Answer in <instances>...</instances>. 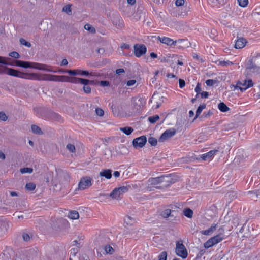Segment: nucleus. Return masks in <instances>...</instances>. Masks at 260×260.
<instances>
[{
  "mask_svg": "<svg viewBox=\"0 0 260 260\" xmlns=\"http://www.w3.org/2000/svg\"><path fill=\"white\" fill-rule=\"evenodd\" d=\"M6 74L13 76L19 77L22 79L36 80V81H44L45 74H37V73H23L13 69L8 68Z\"/></svg>",
  "mask_w": 260,
  "mask_h": 260,
  "instance_id": "obj_1",
  "label": "nucleus"
},
{
  "mask_svg": "<svg viewBox=\"0 0 260 260\" xmlns=\"http://www.w3.org/2000/svg\"><path fill=\"white\" fill-rule=\"evenodd\" d=\"M44 81L70 82L74 84H79V78L70 77L63 75H54L51 74H44Z\"/></svg>",
  "mask_w": 260,
  "mask_h": 260,
  "instance_id": "obj_2",
  "label": "nucleus"
},
{
  "mask_svg": "<svg viewBox=\"0 0 260 260\" xmlns=\"http://www.w3.org/2000/svg\"><path fill=\"white\" fill-rule=\"evenodd\" d=\"M16 64L17 66L25 68H31L40 70L46 71L51 72H55V71H53L52 70V68L51 66L44 64L36 62H29L21 60H16Z\"/></svg>",
  "mask_w": 260,
  "mask_h": 260,
  "instance_id": "obj_3",
  "label": "nucleus"
},
{
  "mask_svg": "<svg viewBox=\"0 0 260 260\" xmlns=\"http://www.w3.org/2000/svg\"><path fill=\"white\" fill-rule=\"evenodd\" d=\"M182 240L176 242L175 253L183 259H185L188 256V252L186 248L183 244Z\"/></svg>",
  "mask_w": 260,
  "mask_h": 260,
  "instance_id": "obj_4",
  "label": "nucleus"
},
{
  "mask_svg": "<svg viewBox=\"0 0 260 260\" xmlns=\"http://www.w3.org/2000/svg\"><path fill=\"white\" fill-rule=\"evenodd\" d=\"M224 239V234L223 233H219L209 239L206 242L204 243V247L207 249L210 248L214 245L220 243Z\"/></svg>",
  "mask_w": 260,
  "mask_h": 260,
  "instance_id": "obj_5",
  "label": "nucleus"
},
{
  "mask_svg": "<svg viewBox=\"0 0 260 260\" xmlns=\"http://www.w3.org/2000/svg\"><path fill=\"white\" fill-rule=\"evenodd\" d=\"M224 239V234L223 233H219L209 239L206 242L204 243V247L207 249L210 248L214 245L220 243Z\"/></svg>",
  "mask_w": 260,
  "mask_h": 260,
  "instance_id": "obj_6",
  "label": "nucleus"
},
{
  "mask_svg": "<svg viewBox=\"0 0 260 260\" xmlns=\"http://www.w3.org/2000/svg\"><path fill=\"white\" fill-rule=\"evenodd\" d=\"M128 190L127 187L124 186L115 188L110 193V197L113 199L119 200L122 199L123 194L127 192Z\"/></svg>",
  "mask_w": 260,
  "mask_h": 260,
  "instance_id": "obj_7",
  "label": "nucleus"
},
{
  "mask_svg": "<svg viewBox=\"0 0 260 260\" xmlns=\"http://www.w3.org/2000/svg\"><path fill=\"white\" fill-rule=\"evenodd\" d=\"M92 185V179L90 177H83L78 183V188L80 190H84L90 187Z\"/></svg>",
  "mask_w": 260,
  "mask_h": 260,
  "instance_id": "obj_8",
  "label": "nucleus"
},
{
  "mask_svg": "<svg viewBox=\"0 0 260 260\" xmlns=\"http://www.w3.org/2000/svg\"><path fill=\"white\" fill-rule=\"evenodd\" d=\"M134 52L137 57H140L147 52V47L144 44H136L133 46Z\"/></svg>",
  "mask_w": 260,
  "mask_h": 260,
  "instance_id": "obj_9",
  "label": "nucleus"
},
{
  "mask_svg": "<svg viewBox=\"0 0 260 260\" xmlns=\"http://www.w3.org/2000/svg\"><path fill=\"white\" fill-rule=\"evenodd\" d=\"M159 40L161 43L170 46L175 45L177 43L181 44L185 42L188 43L187 39H179L178 40L174 41L173 39L167 37H159Z\"/></svg>",
  "mask_w": 260,
  "mask_h": 260,
  "instance_id": "obj_10",
  "label": "nucleus"
},
{
  "mask_svg": "<svg viewBox=\"0 0 260 260\" xmlns=\"http://www.w3.org/2000/svg\"><path fill=\"white\" fill-rule=\"evenodd\" d=\"M253 86V83L251 79L248 80H245L243 82L238 81L236 84V87L238 88L239 90L243 92L247 90L248 88L251 87Z\"/></svg>",
  "mask_w": 260,
  "mask_h": 260,
  "instance_id": "obj_11",
  "label": "nucleus"
},
{
  "mask_svg": "<svg viewBox=\"0 0 260 260\" xmlns=\"http://www.w3.org/2000/svg\"><path fill=\"white\" fill-rule=\"evenodd\" d=\"M147 142L146 136H142L133 139L132 144L135 148H142Z\"/></svg>",
  "mask_w": 260,
  "mask_h": 260,
  "instance_id": "obj_12",
  "label": "nucleus"
},
{
  "mask_svg": "<svg viewBox=\"0 0 260 260\" xmlns=\"http://www.w3.org/2000/svg\"><path fill=\"white\" fill-rule=\"evenodd\" d=\"M175 134V131L174 129H167L165 131L159 138L160 142H164L170 138Z\"/></svg>",
  "mask_w": 260,
  "mask_h": 260,
  "instance_id": "obj_13",
  "label": "nucleus"
},
{
  "mask_svg": "<svg viewBox=\"0 0 260 260\" xmlns=\"http://www.w3.org/2000/svg\"><path fill=\"white\" fill-rule=\"evenodd\" d=\"M165 178H169L168 176H161L155 178H151L149 179V182L151 185H156L165 181Z\"/></svg>",
  "mask_w": 260,
  "mask_h": 260,
  "instance_id": "obj_14",
  "label": "nucleus"
},
{
  "mask_svg": "<svg viewBox=\"0 0 260 260\" xmlns=\"http://www.w3.org/2000/svg\"><path fill=\"white\" fill-rule=\"evenodd\" d=\"M218 151V150H211L207 153L203 154L201 155V158L204 160H210Z\"/></svg>",
  "mask_w": 260,
  "mask_h": 260,
  "instance_id": "obj_15",
  "label": "nucleus"
},
{
  "mask_svg": "<svg viewBox=\"0 0 260 260\" xmlns=\"http://www.w3.org/2000/svg\"><path fill=\"white\" fill-rule=\"evenodd\" d=\"M247 43L246 40L244 38H238L235 44L236 49H241L245 47Z\"/></svg>",
  "mask_w": 260,
  "mask_h": 260,
  "instance_id": "obj_16",
  "label": "nucleus"
},
{
  "mask_svg": "<svg viewBox=\"0 0 260 260\" xmlns=\"http://www.w3.org/2000/svg\"><path fill=\"white\" fill-rule=\"evenodd\" d=\"M115 19L113 20L114 25L117 28H122L124 26V22L121 17H114Z\"/></svg>",
  "mask_w": 260,
  "mask_h": 260,
  "instance_id": "obj_17",
  "label": "nucleus"
},
{
  "mask_svg": "<svg viewBox=\"0 0 260 260\" xmlns=\"http://www.w3.org/2000/svg\"><path fill=\"white\" fill-rule=\"evenodd\" d=\"M216 228L217 224L214 223L208 229L201 231V233L204 235H209L216 230Z\"/></svg>",
  "mask_w": 260,
  "mask_h": 260,
  "instance_id": "obj_18",
  "label": "nucleus"
},
{
  "mask_svg": "<svg viewBox=\"0 0 260 260\" xmlns=\"http://www.w3.org/2000/svg\"><path fill=\"white\" fill-rule=\"evenodd\" d=\"M100 176L109 179L112 177V171L110 169L103 170L100 172Z\"/></svg>",
  "mask_w": 260,
  "mask_h": 260,
  "instance_id": "obj_19",
  "label": "nucleus"
},
{
  "mask_svg": "<svg viewBox=\"0 0 260 260\" xmlns=\"http://www.w3.org/2000/svg\"><path fill=\"white\" fill-rule=\"evenodd\" d=\"M68 217L71 219H77L79 217V215L77 211L73 210L69 212Z\"/></svg>",
  "mask_w": 260,
  "mask_h": 260,
  "instance_id": "obj_20",
  "label": "nucleus"
},
{
  "mask_svg": "<svg viewBox=\"0 0 260 260\" xmlns=\"http://www.w3.org/2000/svg\"><path fill=\"white\" fill-rule=\"evenodd\" d=\"M84 239V237L83 236H81V237H79L78 240H74L73 241V245L77 246L78 248L81 247L83 244V241Z\"/></svg>",
  "mask_w": 260,
  "mask_h": 260,
  "instance_id": "obj_21",
  "label": "nucleus"
},
{
  "mask_svg": "<svg viewBox=\"0 0 260 260\" xmlns=\"http://www.w3.org/2000/svg\"><path fill=\"white\" fill-rule=\"evenodd\" d=\"M218 108L222 112H226L230 110V108L223 102H221L218 104Z\"/></svg>",
  "mask_w": 260,
  "mask_h": 260,
  "instance_id": "obj_22",
  "label": "nucleus"
},
{
  "mask_svg": "<svg viewBox=\"0 0 260 260\" xmlns=\"http://www.w3.org/2000/svg\"><path fill=\"white\" fill-rule=\"evenodd\" d=\"M120 131L126 135H129L133 132V129L131 127L126 126L124 127H120Z\"/></svg>",
  "mask_w": 260,
  "mask_h": 260,
  "instance_id": "obj_23",
  "label": "nucleus"
},
{
  "mask_svg": "<svg viewBox=\"0 0 260 260\" xmlns=\"http://www.w3.org/2000/svg\"><path fill=\"white\" fill-rule=\"evenodd\" d=\"M206 108V104H203L202 105H200L197 111H196V116L194 118V119H196L200 114L201 113H202V111Z\"/></svg>",
  "mask_w": 260,
  "mask_h": 260,
  "instance_id": "obj_24",
  "label": "nucleus"
},
{
  "mask_svg": "<svg viewBox=\"0 0 260 260\" xmlns=\"http://www.w3.org/2000/svg\"><path fill=\"white\" fill-rule=\"evenodd\" d=\"M124 223L127 225H133L136 222L135 220L129 216H127L124 218Z\"/></svg>",
  "mask_w": 260,
  "mask_h": 260,
  "instance_id": "obj_25",
  "label": "nucleus"
},
{
  "mask_svg": "<svg viewBox=\"0 0 260 260\" xmlns=\"http://www.w3.org/2000/svg\"><path fill=\"white\" fill-rule=\"evenodd\" d=\"M183 213L184 215L188 218H191L193 214V211L190 208L185 209L183 211Z\"/></svg>",
  "mask_w": 260,
  "mask_h": 260,
  "instance_id": "obj_26",
  "label": "nucleus"
},
{
  "mask_svg": "<svg viewBox=\"0 0 260 260\" xmlns=\"http://www.w3.org/2000/svg\"><path fill=\"white\" fill-rule=\"evenodd\" d=\"M104 250L106 253L112 254L114 253V250L110 245H106L104 247Z\"/></svg>",
  "mask_w": 260,
  "mask_h": 260,
  "instance_id": "obj_27",
  "label": "nucleus"
},
{
  "mask_svg": "<svg viewBox=\"0 0 260 260\" xmlns=\"http://www.w3.org/2000/svg\"><path fill=\"white\" fill-rule=\"evenodd\" d=\"M62 11L66 13V14L68 15H70L72 14L71 11V5H67L64 7H63L62 9Z\"/></svg>",
  "mask_w": 260,
  "mask_h": 260,
  "instance_id": "obj_28",
  "label": "nucleus"
},
{
  "mask_svg": "<svg viewBox=\"0 0 260 260\" xmlns=\"http://www.w3.org/2000/svg\"><path fill=\"white\" fill-rule=\"evenodd\" d=\"M31 129L33 133L37 134H42V132L41 129V128L36 125H32L31 126Z\"/></svg>",
  "mask_w": 260,
  "mask_h": 260,
  "instance_id": "obj_29",
  "label": "nucleus"
},
{
  "mask_svg": "<svg viewBox=\"0 0 260 260\" xmlns=\"http://www.w3.org/2000/svg\"><path fill=\"white\" fill-rule=\"evenodd\" d=\"M84 28L89 31L91 33H95V28L92 26H91L90 24H86L85 25H84Z\"/></svg>",
  "mask_w": 260,
  "mask_h": 260,
  "instance_id": "obj_30",
  "label": "nucleus"
},
{
  "mask_svg": "<svg viewBox=\"0 0 260 260\" xmlns=\"http://www.w3.org/2000/svg\"><path fill=\"white\" fill-rule=\"evenodd\" d=\"M25 188L27 190L33 191L36 188V185L33 183H27L26 184Z\"/></svg>",
  "mask_w": 260,
  "mask_h": 260,
  "instance_id": "obj_31",
  "label": "nucleus"
},
{
  "mask_svg": "<svg viewBox=\"0 0 260 260\" xmlns=\"http://www.w3.org/2000/svg\"><path fill=\"white\" fill-rule=\"evenodd\" d=\"M159 119V116L158 115H155L153 116L149 117L148 120L151 123H154Z\"/></svg>",
  "mask_w": 260,
  "mask_h": 260,
  "instance_id": "obj_32",
  "label": "nucleus"
},
{
  "mask_svg": "<svg viewBox=\"0 0 260 260\" xmlns=\"http://www.w3.org/2000/svg\"><path fill=\"white\" fill-rule=\"evenodd\" d=\"M171 213V210L169 209H166L164 210L161 213V215L164 218L168 217Z\"/></svg>",
  "mask_w": 260,
  "mask_h": 260,
  "instance_id": "obj_33",
  "label": "nucleus"
},
{
  "mask_svg": "<svg viewBox=\"0 0 260 260\" xmlns=\"http://www.w3.org/2000/svg\"><path fill=\"white\" fill-rule=\"evenodd\" d=\"M234 63L229 60L224 61V60H220L219 61L218 65L221 66H228L230 65H233Z\"/></svg>",
  "mask_w": 260,
  "mask_h": 260,
  "instance_id": "obj_34",
  "label": "nucleus"
},
{
  "mask_svg": "<svg viewBox=\"0 0 260 260\" xmlns=\"http://www.w3.org/2000/svg\"><path fill=\"white\" fill-rule=\"evenodd\" d=\"M92 82L91 80L79 78V84H83L84 86L88 85L89 83H92Z\"/></svg>",
  "mask_w": 260,
  "mask_h": 260,
  "instance_id": "obj_35",
  "label": "nucleus"
},
{
  "mask_svg": "<svg viewBox=\"0 0 260 260\" xmlns=\"http://www.w3.org/2000/svg\"><path fill=\"white\" fill-rule=\"evenodd\" d=\"M32 171H33V169L31 168L25 167V168H22L20 169V172L22 174L31 173L32 172Z\"/></svg>",
  "mask_w": 260,
  "mask_h": 260,
  "instance_id": "obj_36",
  "label": "nucleus"
},
{
  "mask_svg": "<svg viewBox=\"0 0 260 260\" xmlns=\"http://www.w3.org/2000/svg\"><path fill=\"white\" fill-rule=\"evenodd\" d=\"M148 142L152 145V146H155L157 145V140L156 138H154V137H150L149 139H148Z\"/></svg>",
  "mask_w": 260,
  "mask_h": 260,
  "instance_id": "obj_37",
  "label": "nucleus"
},
{
  "mask_svg": "<svg viewBox=\"0 0 260 260\" xmlns=\"http://www.w3.org/2000/svg\"><path fill=\"white\" fill-rule=\"evenodd\" d=\"M167 253L166 251H163L158 255V260H167Z\"/></svg>",
  "mask_w": 260,
  "mask_h": 260,
  "instance_id": "obj_38",
  "label": "nucleus"
},
{
  "mask_svg": "<svg viewBox=\"0 0 260 260\" xmlns=\"http://www.w3.org/2000/svg\"><path fill=\"white\" fill-rule=\"evenodd\" d=\"M52 118L53 120L57 121H61V116L56 113H53L52 114Z\"/></svg>",
  "mask_w": 260,
  "mask_h": 260,
  "instance_id": "obj_39",
  "label": "nucleus"
},
{
  "mask_svg": "<svg viewBox=\"0 0 260 260\" xmlns=\"http://www.w3.org/2000/svg\"><path fill=\"white\" fill-rule=\"evenodd\" d=\"M239 5L242 7H246L248 4V0H237Z\"/></svg>",
  "mask_w": 260,
  "mask_h": 260,
  "instance_id": "obj_40",
  "label": "nucleus"
},
{
  "mask_svg": "<svg viewBox=\"0 0 260 260\" xmlns=\"http://www.w3.org/2000/svg\"><path fill=\"white\" fill-rule=\"evenodd\" d=\"M67 148L71 152H75L76 150L75 146L72 144H67Z\"/></svg>",
  "mask_w": 260,
  "mask_h": 260,
  "instance_id": "obj_41",
  "label": "nucleus"
},
{
  "mask_svg": "<svg viewBox=\"0 0 260 260\" xmlns=\"http://www.w3.org/2000/svg\"><path fill=\"white\" fill-rule=\"evenodd\" d=\"M20 42L22 45H23L26 47H30L31 46L30 43L26 41L25 39L21 38L20 39Z\"/></svg>",
  "mask_w": 260,
  "mask_h": 260,
  "instance_id": "obj_42",
  "label": "nucleus"
},
{
  "mask_svg": "<svg viewBox=\"0 0 260 260\" xmlns=\"http://www.w3.org/2000/svg\"><path fill=\"white\" fill-rule=\"evenodd\" d=\"M9 55L10 57H13V58H15V59H18V58H19L20 57L19 54L18 52H15V51H13V52H10L9 53Z\"/></svg>",
  "mask_w": 260,
  "mask_h": 260,
  "instance_id": "obj_43",
  "label": "nucleus"
},
{
  "mask_svg": "<svg viewBox=\"0 0 260 260\" xmlns=\"http://www.w3.org/2000/svg\"><path fill=\"white\" fill-rule=\"evenodd\" d=\"M95 112L97 115L99 116H103L104 114V110L100 108H97L95 109Z\"/></svg>",
  "mask_w": 260,
  "mask_h": 260,
  "instance_id": "obj_44",
  "label": "nucleus"
},
{
  "mask_svg": "<svg viewBox=\"0 0 260 260\" xmlns=\"http://www.w3.org/2000/svg\"><path fill=\"white\" fill-rule=\"evenodd\" d=\"M178 23L177 22H172L171 23H167L166 25L168 26L171 27H175V28H177L178 27Z\"/></svg>",
  "mask_w": 260,
  "mask_h": 260,
  "instance_id": "obj_45",
  "label": "nucleus"
},
{
  "mask_svg": "<svg viewBox=\"0 0 260 260\" xmlns=\"http://www.w3.org/2000/svg\"><path fill=\"white\" fill-rule=\"evenodd\" d=\"M0 119L2 121H6L7 119V116L3 112H0Z\"/></svg>",
  "mask_w": 260,
  "mask_h": 260,
  "instance_id": "obj_46",
  "label": "nucleus"
},
{
  "mask_svg": "<svg viewBox=\"0 0 260 260\" xmlns=\"http://www.w3.org/2000/svg\"><path fill=\"white\" fill-rule=\"evenodd\" d=\"M100 85L101 86H103V87H105V86H110V83L109 81H101L100 82Z\"/></svg>",
  "mask_w": 260,
  "mask_h": 260,
  "instance_id": "obj_47",
  "label": "nucleus"
},
{
  "mask_svg": "<svg viewBox=\"0 0 260 260\" xmlns=\"http://www.w3.org/2000/svg\"><path fill=\"white\" fill-rule=\"evenodd\" d=\"M137 81L136 80H130L126 82V85L127 86H132L136 83Z\"/></svg>",
  "mask_w": 260,
  "mask_h": 260,
  "instance_id": "obj_48",
  "label": "nucleus"
},
{
  "mask_svg": "<svg viewBox=\"0 0 260 260\" xmlns=\"http://www.w3.org/2000/svg\"><path fill=\"white\" fill-rule=\"evenodd\" d=\"M201 86L200 83H198L196 87H195V91L197 93V94L200 93V92L201 91Z\"/></svg>",
  "mask_w": 260,
  "mask_h": 260,
  "instance_id": "obj_49",
  "label": "nucleus"
},
{
  "mask_svg": "<svg viewBox=\"0 0 260 260\" xmlns=\"http://www.w3.org/2000/svg\"><path fill=\"white\" fill-rule=\"evenodd\" d=\"M206 85L209 86H213L215 82L212 79H208L205 82Z\"/></svg>",
  "mask_w": 260,
  "mask_h": 260,
  "instance_id": "obj_50",
  "label": "nucleus"
},
{
  "mask_svg": "<svg viewBox=\"0 0 260 260\" xmlns=\"http://www.w3.org/2000/svg\"><path fill=\"white\" fill-rule=\"evenodd\" d=\"M179 85L180 88H183L185 86V82L184 80L179 79Z\"/></svg>",
  "mask_w": 260,
  "mask_h": 260,
  "instance_id": "obj_51",
  "label": "nucleus"
},
{
  "mask_svg": "<svg viewBox=\"0 0 260 260\" xmlns=\"http://www.w3.org/2000/svg\"><path fill=\"white\" fill-rule=\"evenodd\" d=\"M83 90L86 93H89L91 92V88L87 85L83 86Z\"/></svg>",
  "mask_w": 260,
  "mask_h": 260,
  "instance_id": "obj_52",
  "label": "nucleus"
},
{
  "mask_svg": "<svg viewBox=\"0 0 260 260\" xmlns=\"http://www.w3.org/2000/svg\"><path fill=\"white\" fill-rule=\"evenodd\" d=\"M8 68L0 66V74H6Z\"/></svg>",
  "mask_w": 260,
  "mask_h": 260,
  "instance_id": "obj_53",
  "label": "nucleus"
},
{
  "mask_svg": "<svg viewBox=\"0 0 260 260\" xmlns=\"http://www.w3.org/2000/svg\"><path fill=\"white\" fill-rule=\"evenodd\" d=\"M78 248H72L70 250L71 251V254L73 256H75L76 255V254L78 253Z\"/></svg>",
  "mask_w": 260,
  "mask_h": 260,
  "instance_id": "obj_54",
  "label": "nucleus"
},
{
  "mask_svg": "<svg viewBox=\"0 0 260 260\" xmlns=\"http://www.w3.org/2000/svg\"><path fill=\"white\" fill-rule=\"evenodd\" d=\"M175 4L177 6H181L184 5V0H176Z\"/></svg>",
  "mask_w": 260,
  "mask_h": 260,
  "instance_id": "obj_55",
  "label": "nucleus"
},
{
  "mask_svg": "<svg viewBox=\"0 0 260 260\" xmlns=\"http://www.w3.org/2000/svg\"><path fill=\"white\" fill-rule=\"evenodd\" d=\"M23 239L25 241H28L30 240V236L28 234L25 233L23 234Z\"/></svg>",
  "mask_w": 260,
  "mask_h": 260,
  "instance_id": "obj_56",
  "label": "nucleus"
},
{
  "mask_svg": "<svg viewBox=\"0 0 260 260\" xmlns=\"http://www.w3.org/2000/svg\"><path fill=\"white\" fill-rule=\"evenodd\" d=\"M121 48L122 49H129L130 48V46L129 44L126 43H122L121 45Z\"/></svg>",
  "mask_w": 260,
  "mask_h": 260,
  "instance_id": "obj_57",
  "label": "nucleus"
},
{
  "mask_svg": "<svg viewBox=\"0 0 260 260\" xmlns=\"http://www.w3.org/2000/svg\"><path fill=\"white\" fill-rule=\"evenodd\" d=\"M81 75H85V76H88V75H91V76H95V75L93 74L92 73H89L87 71H83L81 73Z\"/></svg>",
  "mask_w": 260,
  "mask_h": 260,
  "instance_id": "obj_58",
  "label": "nucleus"
},
{
  "mask_svg": "<svg viewBox=\"0 0 260 260\" xmlns=\"http://www.w3.org/2000/svg\"><path fill=\"white\" fill-rule=\"evenodd\" d=\"M253 14L254 15H260V7H257L255 9V10L253 12Z\"/></svg>",
  "mask_w": 260,
  "mask_h": 260,
  "instance_id": "obj_59",
  "label": "nucleus"
},
{
  "mask_svg": "<svg viewBox=\"0 0 260 260\" xmlns=\"http://www.w3.org/2000/svg\"><path fill=\"white\" fill-rule=\"evenodd\" d=\"M201 95L202 98H207L209 96V93L207 91H203L201 93Z\"/></svg>",
  "mask_w": 260,
  "mask_h": 260,
  "instance_id": "obj_60",
  "label": "nucleus"
},
{
  "mask_svg": "<svg viewBox=\"0 0 260 260\" xmlns=\"http://www.w3.org/2000/svg\"><path fill=\"white\" fill-rule=\"evenodd\" d=\"M125 72L124 70L122 68L118 69L116 70V73L118 75H120L122 73Z\"/></svg>",
  "mask_w": 260,
  "mask_h": 260,
  "instance_id": "obj_61",
  "label": "nucleus"
},
{
  "mask_svg": "<svg viewBox=\"0 0 260 260\" xmlns=\"http://www.w3.org/2000/svg\"><path fill=\"white\" fill-rule=\"evenodd\" d=\"M212 115V112L210 111H208L207 112H205L204 113H203V116L205 117H210V116H211Z\"/></svg>",
  "mask_w": 260,
  "mask_h": 260,
  "instance_id": "obj_62",
  "label": "nucleus"
},
{
  "mask_svg": "<svg viewBox=\"0 0 260 260\" xmlns=\"http://www.w3.org/2000/svg\"><path fill=\"white\" fill-rule=\"evenodd\" d=\"M67 72L71 75H77V69L74 70H68Z\"/></svg>",
  "mask_w": 260,
  "mask_h": 260,
  "instance_id": "obj_63",
  "label": "nucleus"
},
{
  "mask_svg": "<svg viewBox=\"0 0 260 260\" xmlns=\"http://www.w3.org/2000/svg\"><path fill=\"white\" fill-rule=\"evenodd\" d=\"M167 76L169 78H177L176 76L172 73L168 74Z\"/></svg>",
  "mask_w": 260,
  "mask_h": 260,
  "instance_id": "obj_64",
  "label": "nucleus"
}]
</instances>
